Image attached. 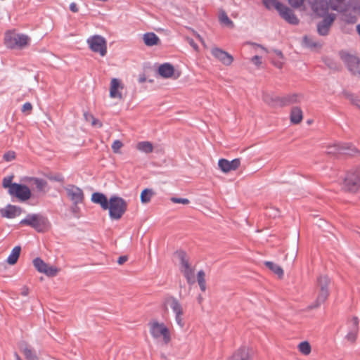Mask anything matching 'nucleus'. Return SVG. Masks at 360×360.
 <instances>
[{"label": "nucleus", "instance_id": "1", "mask_svg": "<svg viewBox=\"0 0 360 360\" xmlns=\"http://www.w3.org/2000/svg\"><path fill=\"white\" fill-rule=\"evenodd\" d=\"M290 5L294 8L306 7L308 4L314 13L323 18V22H333V14H328V7L325 0H288Z\"/></svg>", "mask_w": 360, "mask_h": 360}, {"label": "nucleus", "instance_id": "2", "mask_svg": "<svg viewBox=\"0 0 360 360\" xmlns=\"http://www.w3.org/2000/svg\"><path fill=\"white\" fill-rule=\"evenodd\" d=\"M30 38L24 34L16 33L15 30H8L4 35V45L10 49H22L30 44Z\"/></svg>", "mask_w": 360, "mask_h": 360}, {"label": "nucleus", "instance_id": "3", "mask_svg": "<svg viewBox=\"0 0 360 360\" xmlns=\"http://www.w3.org/2000/svg\"><path fill=\"white\" fill-rule=\"evenodd\" d=\"M330 280L328 276H320L317 278L318 295L314 303L307 307L308 309H313L319 307L324 303L329 296L328 285Z\"/></svg>", "mask_w": 360, "mask_h": 360}, {"label": "nucleus", "instance_id": "4", "mask_svg": "<svg viewBox=\"0 0 360 360\" xmlns=\"http://www.w3.org/2000/svg\"><path fill=\"white\" fill-rule=\"evenodd\" d=\"M127 202L124 199L117 195H112L109 199L107 210L110 218L112 220L120 219L127 210Z\"/></svg>", "mask_w": 360, "mask_h": 360}, {"label": "nucleus", "instance_id": "5", "mask_svg": "<svg viewBox=\"0 0 360 360\" xmlns=\"http://www.w3.org/2000/svg\"><path fill=\"white\" fill-rule=\"evenodd\" d=\"M360 188V167L347 172L344 178L342 189L349 193H356Z\"/></svg>", "mask_w": 360, "mask_h": 360}, {"label": "nucleus", "instance_id": "6", "mask_svg": "<svg viewBox=\"0 0 360 360\" xmlns=\"http://www.w3.org/2000/svg\"><path fill=\"white\" fill-rule=\"evenodd\" d=\"M175 256L179 259L180 270L185 276L188 284H193L195 282L194 276V269L191 267L189 258L186 252L184 250H177L174 253Z\"/></svg>", "mask_w": 360, "mask_h": 360}, {"label": "nucleus", "instance_id": "7", "mask_svg": "<svg viewBox=\"0 0 360 360\" xmlns=\"http://www.w3.org/2000/svg\"><path fill=\"white\" fill-rule=\"evenodd\" d=\"M20 225L29 226L38 232L44 231L49 224L46 217L39 214H28L26 217L20 221Z\"/></svg>", "mask_w": 360, "mask_h": 360}, {"label": "nucleus", "instance_id": "8", "mask_svg": "<svg viewBox=\"0 0 360 360\" xmlns=\"http://www.w3.org/2000/svg\"><path fill=\"white\" fill-rule=\"evenodd\" d=\"M263 5L269 10L275 8L283 20L288 22H295L294 15L291 9L284 6L277 0H262Z\"/></svg>", "mask_w": 360, "mask_h": 360}, {"label": "nucleus", "instance_id": "9", "mask_svg": "<svg viewBox=\"0 0 360 360\" xmlns=\"http://www.w3.org/2000/svg\"><path fill=\"white\" fill-rule=\"evenodd\" d=\"M339 55L349 72L354 76L360 77V58L345 51H340Z\"/></svg>", "mask_w": 360, "mask_h": 360}, {"label": "nucleus", "instance_id": "10", "mask_svg": "<svg viewBox=\"0 0 360 360\" xmlns=\"http://www.w3.org/2000/svg\"><path fill=\"white\" fill-rule=\"evenodd\" d=\"M150 333L155 339L162 337L163 342L167 345L171 341L170 333L167 327L163 323L153 321L148 323Z\"/></svg>", "mask_w": 360, "mask_h": 360}, {"label": "nucleus", "instance_id": "11", "mask_svg": "<svg viewBox=\"0 0 360 360\" xmlns=\"http://www.w3.org/2000/svg\"><path fill=\"white\" fill-rule=\"evenodd\" d=\"M90 49L95 53H98L101 56L107 53V41L101 35H94L88 38L86 41Z\"/></svg>", "mask_w": 360, "mask_h": 360}, {"label": "nucleus", "instance_id": "12", "mask_svg": "<svg viewBox=\"0 0 360 360\" xmlns=\"http://www.w3.org/2000/svg\"><path fill=\"white\" fill-rule=\"evenodd\" d=\"M9 194L17 198L21 202L29 200L32 195L31 191L27 186L18 183H14V186L11 188Z\"/></svg>", "mask_w": 360, "mask_h": 360}, {"label": "nucleus", "instance_id": "13", "mask_svg": "<svg viewBox=\"0 0 360 360\" xmlns=\"http://www.w3.org/2000/svg\"><path fill=\"white\" fill-rule=\"evenodd\" d=\"M65 190L66 191L67 196L73 204L83 203L84 200V194L80 188L75 185L70 184L65 188Z\"/></svg>", "mask_w": 360, "mask_h": 360}, {"label": "nucleus", "instance_id": "14", "mask_svg": "<svg viewBox=\"0 0 360 360\" xmlns=\"http://www.w3.org/2000/svg\"><path fill=\"white\" fill-rule=\"evenodd\" d=\"M34 268L40 273H44L48 276L53 277L56 276L58 270L54 266H49L40 257H37L33 260Z\"/></svg>", "mask_w": 360, "mask_h": 360}, {"label": "nucleus", "instance_id": "15", "mask_svg": "<svg viewBox=\"0 0 360 360\" xmlns=\"http://www.w3.org/2000/svg\"><path fill=\"white\" fill-rule=\"evenodd\" d=\"M240 165V159L235 158L231 161L221 158L218 162L219 169L224 173L236 170Z\"/></svg>", "mask_w": 360, "mask_h": 360}, {"label": "nucleus", "instance_id": "16", "mask_svg": "<svg viewBox=\"0 0 360 360\" xmlns=\"http://www.w3.org/2000/svg\"><path fill=\"white\" fill-rule=\"evenodd\" d=\"M211 53L214 58L225 65H230L233 61V58L231 54L219 48L212 49Z\"/></svg>", "mask_w": 360, "mask_h": 360}, {"label": "nucleus", "instance_id": "17", "mask_svg": "<svg viewBox=\"0 0 360 360\" xmlns=\"http://www.w3.org/2000/svg\"><path fill=\"white\" fill-rule=\"evenodd\" d=\"M22 209L20 207L8 205L5 208L0 209V214L2 217L13 219L21 214Z\"/></svg>", "mask_w": 360, "mask_h": 360}, {"label": "nucleus", "instance_id": "18", "mask_svg": "<svg viewBox=\"0 0 360 360\" xmlns=\"http://www.w3.org/2000/svg\"><path fill=\"white\" fill-rule=\"evenodd\" d=\"M349 331L346 336L347 339L349 341L354 342L356 339L357 333L359 330V319L354 316L350 321H348Z\"/></svg>", "mask_w": 360, "mask_h": 360}, {"label": "nucleus", "instance_id": "19", "mask_svg": "<svg viewBox=\"0 0 360 360\" xmlns=\"http://www.w3.org/2000/svg\"><path fill=\"white\" fill-rule=\"evenodd\" d=\"M302 46L310 49L312 51H319L322 48V44L315 41L311 37L304 35L302 38Z\"/></svg>", "mask_w": 360, "mask_h": 360}, {"label": "nucleus", "instance_id": "20", "mask_svg": "<svg viewBox=\"0 0 360 360\" xmlns=\"http://www.w3.org/2000/svg\"><path fill=\"white\" fill-rule=\"evenodd\" d=\"M350 157H359L360 150L352 143H342L341 153Z\"/></svg>", "mask_w": 360, "mask_h": 360}, {"label": "nucleus", "instance_id": "21", "mask_svg": "<svg viewBox=\"0 0 360 360\" xmlns=\"http://www.w3.org/2000/svg\"><path fill=\"white\" fill-rule=\"evenodd\" d=\"M91 200L94 203L99 205L103 210H107L109 200L105 194L95 192L91 195Z\"/></svg>", "mask_w": 360, "mask_h": 360}, {"label": "nucleus", "instance_id": "22", "mask_svg": "<svg viewBox=\"0 0 360 360\" xmlns=\"http://www.w3.org/2000/svg\"><path fill=\"white\" fill-rule=\"evenodd\" d=\"M325 2L326 3L328 7V14H333L335 17V14L330 13V8L333 11L341 12L343 11L346 8V3L345 0H330L329 4H328L326 1Z\"/></svg>", "mask_w": 360, "mask_h": 360}, {"label": "nucleus", "instance_id": "23", "mask_svg": "<svg viewBox=\"0 0 360 360\" xmlns=\"http://www.w3.org/2000/svg\"><path fill=\"white\" fill-rule=\"evenodd\" d=\"M303 96L300 94H292L281 97V107L301 102Z\"/></svg>", "mask_w": 360, "mask_h": 360}, {"label": "nucleus", "instance_id": "24", "mask_svg": "<svg viewBox=\"0 0 360 360\" xmlns=\"http://www.w3.org/2000/svg\"><path fill=\"white\" fill-rule=\"evenodd\" d=\"M174 73V68L169 63H163L159 66L158 74L163 78L172 77Z\"/></svg>", "mask_w": 360, "mask_h": 360}, {"label": "nucleus", "instance_id": "25", "mask_svg": "<svg viewBox=\"0 0 360 360\" xmlns=\"http://www.w3.org/2000/svg\"><path fill=\"white\" fill-rule=\"evenodd\" d=\"M120 88L123 89V85L118 79L113 78L110 82V96L111 98H118L121 99L122 94L118 91Z\"/></svg>", "mask_w": 360, "mask_h": 360}, {"label": "nucleus", "instance_id": "26", "mask_svg": "<svg viewBox=\"0 0 360 360\" xmlns=\"http://www.w3.org/2000/svg\"><path fill=\"white\" fill-rule=\"evenodd\" d=\"M263 101L271 107H281V97L266 94L263 96Z\"/></svg>", "mask_w": 360, "mask_h": 360}, {"label": "nucleus", "instance_id": "27", "mask_svg": "<svg viewBox=\"0 0 360 360\" xmlns=\"http://www.w3.org/2000/svg\"><path fill=\"white\" fill-rule=\"evenodd\" d=\"M166 302L170 304V307L175 314H184L182 306L176 297L171 296L166 300Z\"/></svg>", "mask_w": 360, "mask_h": 360}, {"label": "nucleus", "instance_id": "28", "mask_svg": "<svg viewBox=\"0 0 360 360\" xmlns=\"http://www.w3.org/2000/svg\"><path fill=\"white\" fill-rule=\"evenodd\" d=\"M144 44L148 46H153L158 45L160 42V39L153 32H147L143 34Z\"/></svg>", "mask_w": 360, "mask_h": 360}, {"label": "nucleus", "instance_id": "29", "mask_svg": "<svg viewBox=\"0 0 360 360\" xmlns=\"http://www.w3.org/2000/svg\"><path fill=\"white\" fill-rule=\"evenodd\" d=\"M303 117L302 110L299 107H293L290 112V121L293 124H299Z\"/></svg>", "mask_w": 360, "mask_h": 360}, {"label": "nucleus", "instance_id": "30", "mask_svg": "<svg viewBox=\"0 0 360 360\" xmlns=\"http://www.w3.org/2000/svg\"><path fill=\"white\" fill-rule=\"evenodd\" d=\"M21 252V247L20 246H15L13 248L11 252L10 253L9 256L7 258L6 262L10 265H14L17 263L18 259L20 257Z\"/></svg>", "mask_w": 360, "mask_h": 360}, {"label": "nucleus", "instance_id": "31", "mask_svg": "<svg viewBox=\"0 0 360 360\" xmlns=\"http://www.w3.org/2000/svg\"><path fill=\"white\" fill-rule=\"evenodd\" d=\"M265 266L269 268L271 271H272L274 274L278 276L279 278L283 277V269L274 263L273 262H265Z\"/></svg>", "mask_w": 360, "mask_h": 360}, {"label": "nucleus", "instance_id": "32", "mask_svg": "<svg viewBox=\"0 0 360 360\" xmlns=\"http://www.w3.org/2000/svg\"><path fill=\"white\" fill-rule=\"evenodd\" d=\"M136 148L146 153H150L153 150V146L149 141H141L137 143Z\"/></svg>", "mask_w": 360, "mask_h": 360}, {"label": "nucleus", "instance_id": "33", "mask_svg": "<svg viewBox=\"0 0 360 360\" xmlns=\"http://www.w3.org/2000/svg\"><path fill=\"white\" fill-rule=\"evenodd\" d=\"M342 143H335L326 147V153L328 155H336L341 153Z\"/></svg>", "mask_w": 360, "mask_h": 360}, {"label": "nucleus", "instance_id": "34", "mask_svg": "<svg viewBox=\"0 0 360 360\" xmlns=\"http://www.w3.org/2000/svg\"><path fill=\"white\" fill-rule=\"evenodd\" d=\"M155 194L153 189L145 188L141 193V202L142 203H148L150 201L152 196Z\"/></svg>", "mask_w": 360, "mask_h": 360}, {"label": "nucleus", "instance_id": "35", "mask_svg": "<svg viewBox=\"0 0 360 360\" xmlns=\"http://www.w3.org/2000/svg\"><path fill=\"white\" fill-rule=\"evenodd\" d=\"M205 274L203 270H200L197 274V281L201 291L206 290Z\"/></svg>", "mask_w": 360, "mask_h": 360}, {"label": "nucleus", "instance_id": "36", "mask_svg": "<svg viewBox=\"0 0 360 360\" xmlns=\"http://www.w3.org/2000/svg\"><path fill=\"white\" fill-rule=\"evenodd\" d=\"M30 180L33 181L34 184L35 185L37 189L39 191H43L44 188L47 186V182L44 179L37 177H32L30 179Z\"/></svg>", "mask_w": 360, "mask_h": 360}, {"label": "nucleus", "instance_id": "37", "mask_svg": "<svg viewBox=\"0 0 360 360\" xmlns=\"http://www.w3.org/2000/svg\"><path fill=\"white\" fill-rule=\"evenodd\" d=\"M332 24H317V32L321 36H326L329 33Z\"/></svg>", "mask_w": 360, "mask_h": 360}, {"label": "nucleus", "instance_id": "38", "mask_svg": "<svg viewBox=\"0 0 360 360\" xmlns=\"http://www.w3.org/2000/svg\"><path fill=\"white\" fill-rule=\"evenodd\" d=\"M323 61L324 64L330 69L333 70H340L339 65L332 58H330L328 57H324L323 58Z\"/></svg>", "mask_w": 360, "mask_h": 360}, {"label": "nucleus", "instance_id": "39", "mask_svg": "<svg viewBox=\"0 0 360 360\" xmlns=\"http://www.w3.org/2000/svg\"><path fill=\"white\" fill-rule=\"evenodd\" d=\"M342 94L346 98L351 101L353 105H356L358 108L360 109V105H358V101H360V98L358 96H356L354 94L348 91H343Z\"/></svg>", "mask_w": 360, "mask_h": 360}, {"label": "nucleus", "instance_id": "40", "mask_svg": "<svg viewBox=\"0 0 360 360\" xmlns=\"http://www.w3.org/2000/svg\"><path fill=\"white\" fill-rule=\"evenodd\" d=\"M342 94L346 98L351 101L353 105H356L358 108L360 109V105H358V101H360V98L358 96H356L354 94L348 91H343Z\"/></svg>", "mask_w": 360, "mask_h": 360}, {"label": "nucleus", "instance_id": "41", "mask_svg": "<svg viewBox=\"0 0 360 360\" xmlns=\"http://www.w3.org/2000/svg\"><path fill=\"white\" fill-rule=\"evenodd\" d=\"M298 348L300 352L304 355H308L311 352V345L307 341L300 342Z\"/></svg>", "mask_w": 360, "mask_h": 360}, {"label": "nucleus", "instance_id": "42", "mask_svg": "<svg viewBox=\"0 0 360 360\" xmlns=\"http://www.w3.org/2000/svg\"><path fill=\"white\" fill-rule=\"evenodd\" d=\"M13 175H11L4 178L2 181V186L4 188H8V193H11V188L14 186V183H12V180L13 179Z\"/></svg>", "mask_w": 360, "mask_h": 360}, {"label": "nucleus", "instance_id": "43", "mask_svg": "<svg viewBox=\"0 0 360 360\" xmlns=\"http://www.w3.org/2000/svg\"><path fill=\"white\" fill-rule=\"evenodd\" d=\"M22 352L27 360H38L37 355L33 354L32 350L27 347L22 349Z\"/></svg>", "mask_w": 360, "mask_h": 360}, {"label": "nucleus", "instance_id": "44", "mask_svg": "<svg viewBox=\"0 0 360 360\" xmlns=\"http://www.w3.org/2000/svg\"><path fill=\"white\" fill-rule=\"evenodd\" d=\"M15 158V153L12 150L7 151L3 155V159L6 162H10Z\"/></svg>", "mask_w": 360, "mask_h": 360}, {"label": "nucleus", "instance_id": "45", "mask_svg": "<svg viewBox=\"0 0 360 360\" xmlns=\"http://www.w3.org/2000/svg\"><path fill=\"white\" fill-rule=\"evenodd\" d=\"M170 200L174 203H181L184 205H188L190 202L188 198L172 197Z\"/></svg>", "mask_w": 360, "mask_h": 360}, {"label": "nucleus", "instance_id": "46", "mask_svg": "<svg viewBox=\"0 0 360 360\" xmlns=\"http://www.w3.org/2000/svg\"><path fill=\"white\" fill-rule=\"evenodd\" d=\"M122 146L123 144L120 140H115L112 144V149L114 153H117Z\"/></svg>", "mask_w": 360, "mask_h": 360}, {"label": "nucleus", "instance_id": "47", "mask_svg": "<svg viewBox=\"0 0 360 360\" xmlns=\"http://www.w3.org/2000/svg\"><path fill=\"white\" fill-rule=\"evenodd\" d=\"M183 315L184 314H175V320H176V323L181 327V328H184V325H185V323L184 321V319H183Z\"/></svg>", "mask_w": 360, "mask_h": 360}, {"label": "nucleus", "instance_id": "48", "mask_svg": "<svg viewBox=\"0 0 360 360\" xmlns=\"http://www.w3.org/2000/svg\"><path fill=\"white\" fill-rule=\"evenodd\" d=\"M49 179L51 181L61 182V183L64 181V177L60 174H58L54 176H49Z\"/></svg>", "mask_w": 360, "mask_h": 360}, {"label": "nucleus", "instance_id": "49", "mask_svg": "<svg viewBox=\"0 0 360 360\" xmlns=\"http://www.w3.org/2000/svg\"><path fill=\"white\" fill-rule=\"evenodd\" d=\"M32 109V104L30 102H27L23 104L22 107V112H27L28 114H30Z\"/></svg>", "mask_w": 360, "mask_h": 360}, {"label": "nucleus", "instance_id": "50", "mask_svg": "<svg viewBox=\"0 0 360 360\" xmlns=\"http://www.w3.org/2000/svg\"><path fill=\"white\" fill-rule=\"evenodd\" d=\"M70 210L72 213L77 217H78V214L80 211L79 207H78V204H73L70 207Z\"/></svg>", "mask_w": 360, "mask_h": 360}, {"label": "nucleus", "instance_id": "51", "mask_svg": "<svg viewBox=\"0 0 360 360\" xmlns=\"http://www.w3.org/2000/svg\"><path fill=\"white\" fill-rule=\"evenodd\" d=\"M91 120L92 126H96L99 128L103 126L102 122L99 120L95 118L94 115H91Z\"/></svg>", "mask_w": 360, "mask_h": 360}, {"label": "nucleus", "instance_id": "52", "mask_svg": "<svg viewBox=\"0 0 360 360\" xmlns=\"http://www.w3.org/2000/svg\"><path fill=\"white\" fill-rule=\"evenodd\" d=\"M219 20L221 21V22H232L231 21H230L229 20L228 16L224 12H222L219 14Z\"/></svg>", "mask_w": 360, "mask_h": 360}, {"label": "nucleus", "instance_id": "53", "mask_svg": "<svg viewBox=\"0 0 360 360\" xmlns=\"http://www.w3.org/2000/svg\"><path fill=\"white\" fill-rule=\"evenodd\" d=\"M128 260V257L127 255H122V256H120L118 259H117V263L120 264V265H122L124 263H125Z\"/></svg>", "mask_w": 360, "mask_h": 360}, {"label": "nucleus", "instance_id": "54", "mask_svg": "<svg viewBox=\"0 0 360 360\" xmlns=\"http://www.w3.org/2000/svg\"><path fill=\"white\" fill-rule=\"evenodd\" d=\"M252 61L257 65H259L262 63L261 57L259 56H255L252 58Z\"/></svg>", "mask_w": 360, "mask_h": 360}, {"label": "nucleus", "instance_id": "55", "mask_svg": "<svg viewBox=\"0 0 360 360\" xmlns=\"http://www.w3.org/2000/svg\"><path fill=\"white\" fill-rule=\"evenodd\" d=\"M189 44L195 50L197 51L198 49V46L197 44L194 41L193 39L188 38L187 39Z\"/></svg>", "mask_w": 360, "mask_h": 360}, {"label": "nucleus", "instance_id": "56", "mask_svg": "<svg viewBox=\"0 0 360 360\" xmlns=\"http://www.w3.org/2000/svg\"><path fill=\"white\" fill-rule=\"evenodd\" d=\"M70 9L74 12V13H76L78 11V8H77V6L75 3H72L70 5Z\"/></svg>", "mask_w": 360, "mask_h": 360}, {"label": "nucleus", "instance_id": "57", "mask_svg": "<svg viewBox=\"0 0 360 360\" xmlns=\"http://www.w3.org/2000/svg\"><path fill=\"white\" fill-rule=\"evenodd\" d=\"M29 294V289L27 287L24 286L21 290V295L23 296H27Z\"/></svg>", "mask_w": 360, "mask_h": 360}, {"label": "nucleus", "instance_id": "58", "mask_svg": "<svg viewBox=\"0 0 360 360\" xmlns=\"http://www.w3.org/2000/svg\"><path fill=\"white\" fill-rule=\"evenodd\" d=\"M273 63L276 68L279 69H281L283 65V62L282 61H273Z\"/></svg>", "mask_w": 360, "mask_h": 360}, {"label": "nucleus", "instance_id": "59", "mask_svg": "<svg viewBox=\"0 0 360 360\" xmlns=\"http://www.w3.org/2000/svg\"><path fill=\"white\" fill-rule=\"evenodd\" d=\"M274 52L281 59H283L284 56L281 50L274 49Z\"/></svg>", "mask_w": 360, "mask_h": 360}, {"label": "nucleus", "instance_id": "60", "mask_svg": "<svg viewBox=\"0 0 360 360\" xmlns=\"http://www.w3.org/2000/svg\"><path fill=\"white\" fill-rule=\"evenodd\" d=\"M91 115H91V114H90V113H89V112H85L84 113V118H85V120H86V121H89V120H91Z\"/></svg>", "mask_w": 360, "mask_h": 360}, {"label": "nucleus", "instance_id": "61", "mask_svg": "<svg viewBox=\"0 0 360 360\" xmlns=\"http://www.w3.org/2000/svg\"><path fill=\"white\" fill-rule=\"evenodd\" d=\"M347 24H344L342 27H341V30L344 32H347V33H349V30L347 29Z\"/></svg>", "mask_w": 360, "mask_h": 360}, {"label": "nucleus", "instance_id": "62", "mask_svg": "<svg viewBox=\"0 0 360 360\" xmlns=\"http://www.w3.org/2000/svg\"><path fill=\"white\" fill-rule=\"evenodd\" d=\"M198 302L201 304L203 300V297L201 295H199L197 297Z\"/></svg>", "mask_w": 360, "mask_h": 360}, {"label": "nucleus", "instance_id": "63", "mask_svg": "<svg viewBox=\"0 0 360 360\" xmlns=\"http://www.w3.org/2000/svg\"><path fill=\"white\" fill-rule=\"evenodd\" d=\"M14 356H15L16 360H22L21 357L19 356V354L17 352H15Z\"/></svg>", "mask_w": 360, "mask_h": 360}, {"label": "nucleus", "instance_id": "64", "mask_svg": "<svg viewBox=\"0 0 360 360\" xmlns=\"http://www.w3.org/2000/svg\"><path fill=\"white\" fill-rule=\"evenodd\" d=\"M356 31L360 36V24H358V25L356 27Z\"/></svg>", "mask_w": 360, "mask_h": 360}]
</instances>
